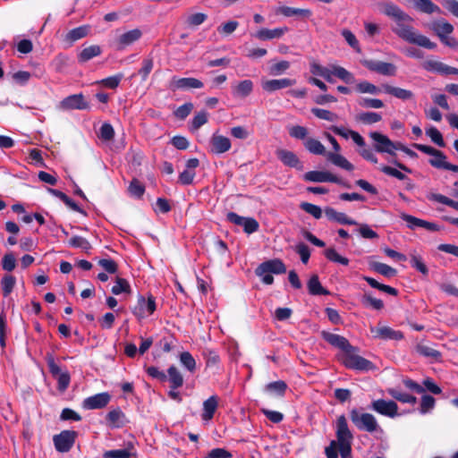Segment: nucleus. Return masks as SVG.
<instances>
[{
    "label": "nucleus",
    "mask_w": 458,
    "mask_h": 458,
    "mask_svg": "<svg viewBox=\"0 0 458 458\" xmlns=\"http://www.w3.org/2000/svg\"><path fill=\"white\" fill-rule=\"evenodd\" d=\"M335 435L337 443L340 442H352L353 436L349 429L347 420L344 415H341L336 420Z\"/></svg>",
    "instance_id": "nucleus-14"
},
{
    "label": "nucleus",
    "mask_w": 458,
    "mask_h": 458,
    "mask_svg": "<svg viewBox=\"0 0 458 458\" xmlns=\"http://www.w3.org/2000/svg\"><path fill=\"white\" fill-rule=\"evenodd\" d=\"M208 122V113L201 111L196 114L191 121V129L192 131L199 130L202 125Z\"/></svg>",
    "instance_id": "nucleus-59"
},
{
    "label": "nucleus",
    "mask_w": 458,
    "mask_h": 458,
    "mask_svg": "<svg viewBox=\"0 0 458 458\" xmlns=\"http://www.w3.org/2000/svg\"><path fill=\"white\" fill-rule=\"evenodd\" d=\"M343 362L345 365V367L357 370H369L373 367L371 361L366 360L361 356L354 355L352 353V352H346L344 354Z\"/></svg>",
    "instance_id": "nucleus-11"
},
{
    "label": "nucleus",
    "mask_w": 458,
    "mask_h": 458,
    "mask_svg": "<svg viewBox=\"0 0 458 458\" xmlns=\"http://www.w3.org/2000/svg\"><path fill=\"white\" fill-rule=\"evenodd\" d=\"M332 72L333 75L336 76L345 83L351 84L355 81L353 74L342 66L334 65L332 67Z\"/></svg>",
    "instance_id": "nucleus-39"
},
{
    "label": "nucleus",
    "mask_w": 458,
    "mask_h": 458,
    "mask_svg": "<svg viewBox=\"0 0 458 458\" xmlns=\"http://www.w3.org/2000/svg\"><path fill=\"white\" fill-rule=\"evenodd\" d=\"M426 134L431 139V140L440 148H444L445 143L444 141L441 132L435 127H430L426 130Z\"/></svg>",
    "instance_id": "nucleus-58"
},
{
    "label": "nucleus",
    "mask_w": 458,
    "mask_h": 458,
    "mask_svg": "<svg viewBox=\"0 0 458 458\" xmlns=\"http://www.w3.org/2000/svg\"><path fill=\"white\" fill-rule=\"evenodd\" d=\"M69 245L72 248H79L88 252L91 249L89 242L81 236H73L69 241Z\"/></svg>",
    "instance_id": "nucleus-50"
},
{
    "label": "nucleus",
    "mask_w": 458,
    "mask_h": 458,
    "mask_svg": "<svg viewBox=\"0 0 458 458\" xmlns=\"http://www.w3.org/2000/svg\"><path fill=\"white\" fill-rule=\"evenodd\" d=\"M156 301L152 295L148 296L147 300L143 296H140L135 314L141 318L151 315L156 310Z\"/></svg>",
    "instance_id": "nucleus-18"
},
{
    "label": "nucleus",
    "mask_w": 458,
    "mask_h": 458,
    "mask_svg": "<svg viewBox=\"0 0 458 458\" xmlns=\"http://www.w3.org/2000/svg\"><path fill=\"white\" fill-rule=\"evenodd\" d=\"M325 257L335 263H339L344 266L349 264V259L345 257L341 256L334 248H328L324 252Z\"/></svg>",
    "instance_id": "nucleus-47"
},
{
    "label": "nucleus",
    "mask_w": 458,
    "mask_h": 458,
    "mask_svg": "<svg viewBox=\"0 0 458 458\" xmlns=\"http://www.w3.org/2000/svg\"><path fill=\"white\" fill-rule=\"evenodd\" d=\"M350 417L352 423L360 430L367 431L369 433L377 431L383 432V429L378 425L377 419L370 413H360L356 409H353L350 412Z\"/></svg>",
    "instance_id": "nucleus-3"
},
{
    "label": "nucleus",
    "mask_w": 458,
    "mask_h": 458,
    "mask_svg": "<svg viewBox=\"0 0 458 458\" xmlns=\"http://www.w3.org/2000/svg\"><path fill=\"white\" fill-rule=\"evenodd\" d=\"M300 207L303 211L311 215L316 219H319L322 216V210L317 205L309 202H302Z\"/></svg>",
    "instance_id": "nucleus-61"
},
{
    "label": "nucleus",
    "mask_w": 458,
    "mask_h": 458,
    "mask_svg": "<svg viewBox=\"0 0 458 458\" xmlns=\"http://www.w3.org/2000/svg\"><path fill=\"white\" fill-rule=\"evenodd\" d=\"M166 376L172 389H177L183 385V377L175 366L169 367Z\"/></svg>",
    "instance_id": "nucleus-31"
},
{
    "label": "nucleus",
    "mask_w": 458,
    "mask_h": 458,
    "mask_svg": "<svg viewBox=\"0 0 458 458\" xmlns=\"http://www.w3.org/2000/svg\"><path fill=\"white\" fill-rule=\"evenodd\" d=\"M308 290L311 295H327L329 293L321 285L318 276L313 275L308 282Z\"/></svg>",
    "instance_id": "nucleus-36"
},
{
    "label": "nucleus",
    "mask_w": 458,
    "mask_h": 458,
    "mask_svg": "<svg viewBox=\"0 0 458 458\" xmlns=\"http://www.w3.org/2000/svg\"><path fill=\"white\" fill-rule=\"evenodd\" d=\"M207 367H217L220 363L218 353L212 349H205L202 352Z\"/></svg>",
    "instance_id": "nucleus-45"
},
{
    "label": "nucleus",
    "mask_w": 458,
    "mask_h": 458,
    "mask_svg": "<svg viewBox=\"0 0 458 458\" xmlns=\"http://www.w3.org/2000/svg\"><path fill=\"white\" fill-rule=\"evenodd\" d=\"M58 108L63 111L85 110L89 108V104L85 101L83 94L79 93L64 98L59 103Z\"/></svg>",
    "instance_id": "nucleus-8"
},
{
    "label": "nucleus",
    "mask_w": 458,
    "mask_h": 458,
    "mask_svg": "<svg viewBox=\"0 0 458 458\" xmlns=\"http://www.w3.org/2000/svg\"><path fill=\"white\" fill-rule=\"evenodd\" d=\"M123 75L122 73L115 74L111 77H107L99 81L101 85L108 89H115L120 84Z\"/></svg>",
    "instance_id": "nucleus-62"
},
{
    "label": "nucleus",
    "mask_w": 458,
    "mask_h": 458,
    "mask_svg": "<svg viewBox=\"0 0 458 458\" xmlns=\"http://www.w3.org/2000/svg\"><path fill=\"white\" fill-rule=\"evenodd\" d=\"M355 89H356L357 92L361 93V94L368 93V94L377 95L381 91V89L378 87H377L376 85H374L367 81H363L357 83Z\"/></svg>",
    "instance_id": "nucleus-44"
},
{
    "label": "nucleus",
    "mask_w": 458,
    "mask_h": 458,
    "mask_svg": "<svg viewBox=\"0 0 458 458\" xmlns=\"http://www.w3.org/2000/svg\"><path fill=\"white\" fill-rule=\"evenodd\" d=\"M369 137L374 141V148L379 153H387L394 155L395 142H393L387 136L373 131L369 133Z\"/></svg>",
    "instance_id": "nucleus-6"
},
{
    "label": "nucleus",
    "mask_w": 458,
    "mask_h": 458,
    "mask_svg": "<svg viewBox=\"0 0 458 458\" xmlns=\"http://www.w3.org/2000/svg\"><path fill=\"white\" fill-rule=\"evenodd\" d=\"M371 332L376 333V337L382 339L402 340L403 338V334L401 331L394 330L389 327L372 328Z\"/></svg>",
    "instance_id": "nucleus-24"
},
{
    "label": "nucleus",
    "mask_w": 458,
    "mask_h": 458,
    "mask_svg": "<svg viewBox=\"0 0 458 458\" xmlns=\"http://www.w3.org/2000/svg\"><path fill=\"white\" fill-rule=\"evenodd\" d=\"M410 263L412 267L417 269L421 274L425 276L428 275V269L420 256L411 255Z\"/></svg>",
    "instance_id": "nucleus-64"
},
{
    "label": "nucleus",
    "mask_w": 458,
    "mask_h": 458,
    "mask_svg": "<svg viewBox=\"0 0 458 458\" xmlns=\"http://www.w3.org/2000/svg\"><path fill=\"white\" fill-rule=\"evenodd\" d=\"M382 89L385 93L392 95L396 98L402 100H408L413 97V93L411 90L398 87H394L388 84L382 85Z\"/></svg>",
    "instance_id": "nucleus-26"
},
{
    "label": "nucleus",
    "mask_w": 458,
    "mask_h": 458,
    "mask_svg": "<svg viewBox=\"0 0 458 458\" xmlns=\"http://www.w3.org/2000/svg\"><path fill=\"white\" fill-rule=\"evenodd\" d=\"M131 286L128 281L124 278L117 277L114 285L112 287V293L115 295L123 293H129Z\"/></svg>",
    "instance_id": "nucleus-55"
},
{
    "label": "nucleus",
    "mask_w": 458,
    "mask_h": 458,
    "mask_svg": "<svg viewBox=\"0 0 458 458\" xmlns=\"http://www.w3.org/2000/svg\"><path fill=\"white\" fill-rule=\"evenodd\" d=\"M429 164L438 169H445L453 172L458 170V165L446 162V156L442 151H440V155L436 154L429 159Z\"/></svg>",
    "instance_id": "nucleus-27"
},
{
    "label": "nucleus",
    "mask_w": 458,
    "mask_h": 458,
    "mask_svg": "<svg viewBox=\"0 0 458 458\" xmlns=\"http://www.w3.org/2000/svg\"><path fill=\"white\" fill-rule=\"evenodd\" d=\"M387 393L394 399H395L398 402H401L403 403L414 404L417 402V398L415 396H413L410 394L402 392L401 390H398L396 388H389V389H387Z\"/></svg>",
    "instance_id": "nucleus-34"
},
{
    "label": "nucleus",
    "mask_w": 458,
    "mask_h": 458,
    "mask_svg": "<svg viewBox=\"0 0 458 458\" xmlns=\"http://www.w3.org/2000/svg\"><path fill=\"white\" fill-rule=\"evenodd\" d=\"M124 417V414L120 409H114L110 411L106 419L114 428H120L123 426L122 419Z\"/></svg>",
    "instance_id": "nucleus-48"
},
{
    "label": "nucleus",
    "mask_w": 458,
    "mask_h": 458,
    "mask_svg": "<svg viewBox=\"0 0 458 458\" xmlns=\"http://www.w3.org/2000/svg\"><path fill=\"white\" fill-rule=\"evenodd\" d=\"M358 103L361 107L364 108L379 109L384 106L383 101L378 98H361Z\"/></svg>",
    "instance_id": "nucleus-56"
},
{
    "label": "nucleus",
    "mask_w": 458,
    "mask_h": 458,
    "mask_svg": "<svg viewBox=\"0 0 458 458\" xmlns=\"http://www.w3.org/2000/svg\"><path fill=\"white\" fill-rule=\"evenodd\" d=\"M218 406V399L216 395L210 396L203 403V412L201 418L205 421L210 420Z\"/></svg>",
    "instance_id": "nucleus-23"
},
{
    "label": "nucleus",
    "mask_w": 458,
    "mask_h": 458,
    "mask_svg": "<svg viewBox=\"0 0 458 458\" xmlns=\"http://www.w3.org/2000/svg\"><path fill=\"white\" fill-rule=\"evenodd\" d=\"M255 272L265 284H272L274 283L272 274H284L286 272V267L281 259H274L262 262L256 268Z\"/></svg>",
    "instance_id": "nucleus-2"
},
{
    "label": "nucleus",
    "mask_w": 458,
    "mask_h": 458,
    "mask_svg": "<svg viewBox=\"0 0 458 458\" xmlns=\"http://www.w3.org/2000/svg\"><path fill=\"white\" fill-rule=\"evenodd\" d=\"M325 214L329 220L336 221L341 225H358V223L355 220L349 217L346 214L342 213V212H337L335 209H334L332 208H327L325 209Z\"/></svg>",
    "instance_id": "nucleus-22"
},
{
    "label": "nucleus",
    "mask_w": 458,
    "mask_h": 458,
    "mask_svg": "<svg viewBox=\"0 0 458 458\" xmlns=\"http://www.w3.org/2000/svg\"><path fill=\"white\" fill-rule=\"evenodd\" d=\"M180 361L190 372L195 371L196 360L189 352H183L180 354Z\"/></svg>",
    "instance_id": "nucleus-52"
},
{
    "label": "nucleus",
    "mask_w": 458,
    "mask_h": 458,
    "mask_svg": "<svg viewBox=\"0 0 458 458\" xmlns=\"http://www.w3.org/2000/svg\"><path fill=\"white\" fill-rule=\"evenodd\" d=\"M311 113L318 119L328 121V122H335L338 120V115L335 113H333L327 109H322L318 107L311 108Z\"/></svg>",
    "instance_id": "nucleus-40"
},
{
    "label": "nucleus",
    "mask_w": 458,
    "mask_h": 458,
    "mask_svg": "<svg viewBox=\"0 0 458 458\" xmlns=\"http://www.w3.org/2000/svg\"><path fill=\"white\" fill-rule=\"evenodd\" d=\"M362 279L365 280L371 287L376 288L381 292H384L393 296H396L398 294V291L395 288L386 284H380L372 277L364 276H362Z\"/></svg>",
    "instance_id": "nucleus-37"
},
{
    "label": "nucleus",
    "mask_w": 458,
    "mask_h": 458,
    "mask_svg": "<svg viewBox=\"0 0 458 458\" xmlns=\"http://www.w3.org/2000/svg\"><path fill=\"white\" fill-rule=\"evenodd\" d=\"M1 264L4 270L13 271L16 267V259L13 252L6 253L2 259Z\"/></svg>",
    "instance_id": "nucleus-63"
},
{
    "label": "nucleus",
    "mask_w": 458,
    "mask_h": 458,
    "mask_svg": "<svg viewBox=\"0 0 458 458\" xmlns=\"http://www.w3.org/2000/svg\"><path fill=\"white\" fill-rule=\"evenodd\" d=\"M365 67L369 71L376 72L386 76H394L396 73V67L391 63L382 61L366 60L363 62Z\"/></svg>",
    "instance_id": "nucleus-12"
},
{
    "label": "nucleus",
    "mask_w": 458,
    "mask_h": 458,
    "mask_svg": "<svg viewBox=\"0 0 458 458\" xmlns=\"http://www.w3.org/2000/svg\"><path fill=\"white\" fill-rule=\"evenodd\" d=\"M322 335H323V338L328 344L341 349L345 353L351 352L353 350V347L350 344L349 341L342 335L328 333V332H323Z\"/></svg>",
    "instance_id": "nucleus-16"
},
{
    "label": "nucleus",
    "mask_w": 458,
    "mask_h": 458,
    "mask_svg": "<svg viewBox=\"0 0 458 458\" xmlns=\"http://www.w3.org/2000/svg\"><path fill=\"white\" fill-rule=\"evenodd\" d=\"M296 83L295 80L283 78L263 81L262 89L267 92H274L282 89L291 87Z\"/></svg>",
    "instance_id": "nucleus-17"
},
{
    "label": "nucleus",
    "mask_w": 458,
    "mask_h": 458,
    "mask_svg": "<svg viewBox=\"0 0 458 458\" xmlns=\"http://www.w3.org/2000/svg\"><path fill=\"white\" fill-rule=\"evenodd\" d=\"M422 67L428 72H435L441 75H448L449 65L436 60H427L422 64Z\"/></svg>",
    "instance_id": "nucleus-30"
},
{
    "label": "nucleus",
    "mask_w": 458,
    "mask_h": 458,
    "mask_svg": "<svg viewBox=\"0 0 458 458\" xmlns=\"http://www.w3.org/2000/svg\"><path fill=\"white\" fill-rule=\"evenodd\" d=\"M435 398L428 394H424L421 397L420 412L421 414H426L431 411L435 407Z\"/></svg>",
    "instance_id": "nucleus-54"
},
{
    "label": "nucleus",
    "mask_w": 458,
    "mask_h": 458,
    "mask_svg": "<svg viewBox=\"0 0 458 458\" xmlns=\"http://www.w3.org/2000/svg\"><path fill=\"white\" fill-rule=\"evenodd\" d=\"M370 409L381 415L389 418H394L398 415V405L392 400H375L371 403Z\"/></svg>",
    "instance_id": "nucleus-7"
},
{
    "label": "nucleus",
    "mask_w": 458,
    "mask_h": 458,
    "mask_svg": "<svg viewBox=\"0 0 458 458\" xmlns=\"http://www.w3.org/2000/svg\"><path fill=\"white\" fill-rule=\"evenodd\" d=\"M142 35L141 30L138 28L127 30L115 38V48L119 51L125 50L127 47L139 41L142 38Z\"/></svg>",
    "instance_id": "nucleus-4"
},
{
    "label": "nucleus",
    "mask_w": 458,
    "mask_h": 458,
    "mask_svg": "<svg viewBox=\"0 0 458 458\" xmlns=\"http://www.w3.org/2000/svg\"><path fill=\"white\" fill-rule=\"evenodd\" d=\"M253 90V82L250 80L240 81L233 89V94L237 97L246 98Z\"/></svg>",
    "instance_id": "nucleus-38"
},
{
    "label": "nucleus",
    "mask_w": 458,
    "mask_h": 458,
    "mask_svg": "<svg viewBox=\"0 0 458 458\" xmlns=\"http://www.w3.org/2000/svg\"><path fill=\"white\" fill-rule=\"evenodd\" d=\"M304 147L309 152L314 155H324L326 157V154L327 153L325 146L316 139H306L304 141Z\"/></svg>",
    "instance_id": "nucleus-33"
},
{
    "label": "nucleus",
    "mask_w": 458,
    "mask_h": 458,
    "mask_svg": "<svg viewBox=\"0 0 458 458\" xmlns=\"http://www.w3.org/2000/svg\"><path fill=\"white\" fill-rule=\"evenodd\" d=\"M326 158L328 162L334 165L344 169L346 171H352L354 169L353 165L349 162L344 156L338 153L327 152Z\"/></svg>",
    "instance_id": "nucleus-21"
},
{
    "label": "nucleus",
    "mask_w": 458,
    "mask_h": 458,
    "mask_svg": "<svg viewBox=\"0 0 458 458\" xmlns=\"http://www.w3.org/2000/svg\"><path fill=\"white\" fill-rule=\"evenodd\" d=\"M432 30L437 35L438 38L449 35L454 31V26L444 21H436L432 23Z\"/></svg>",
    "instance_id": "nucleus-35"
},
{
    "label": "nucleus",
    "mask_w": 458,
    "mask_h": 458,
    "mask_svg": "<svg viewBox=\"0 0 458 458\" xmlns=\"http://www.w3.org/2000/svg\"><path fill=\"white\" fill-rule=\"evenodd\" d=\"M293 249L295 252L300 255L301 262L303 264H307L310 257L309 246L304 242H299L293 247Z\"/></svg>",
    "instance_id": "nucleus-57"
},
{
    "label": "nucleus",
    "mask_w": 458,
    "mask_h": 458,
    "mask_svg": "<svg viewBox=\"0 0 458 458\" xmlns=\"http://www.w3.org/2000/svg\"><path fill=\"white\" fill-rule=\"evenodd\" d=\"M231 146V140L227 137L214 133L210 139V151L214 154H223L228 151Z\"/></svg>",
    "instance_id": "nucleus-15"
},
{
    "label": "nucleus",
    "mask_w": 458,
    "mask_h": 458,
    "mask_svg": "<svg viewBox=\"0 0 458 458\" xmlns=\"http://www.w3.org/2000/svg\"><path fill=\"white\" fill-rule=\"evenodd\" d=\"M104 458H130L131 452L129 448L114 449L105 452Z\"/></svg>",
    "instance_id": "nucleus-60"
},
{
    "label": "nucleus",
    "mask_w": 458,
    "mask_h": 458,
    "mask_svg": "<svg viewBox=\"0 0 458 458\" xmlns=\"http://www.w3.org/2000/svg\"><path fill=\"white\" fill-rule=\"evenodd\" d=\"M356 119L365 124H373L381 121L382 116L378 113L365 112L360 114Z\"/></svg>",
    "instance_id": "nucleus-49"
},
{
    "label": "nucleus",
    "mask_w": 458,
    "mask_h": 458,
    "mask_svg": "<svg viewBox=\"0 0 458 458\" xmlns=\"http://www.w3.org/2000/svg\"><path fill=\"white\" fill-rule=\"evenodd\" d=\"M413 4L416 10L427 14L441 13L440 7L435 4L431 0H413Z\"/></svg>",
    "instance_id": "nucleus-28"
},
{
    "label": "nucleus",
    "mask_w": 458,
    "mask_h": 458,
    "mask_svg": "<svg viewBox=\"0 0 458 458\" xmlns=\"http://www.w3.org/2000/svg\"><path fill=\"white\" fill-rule=\"evenodd\" d=\"M342 36L347 42V44L353 48L357 53H360V47L355 35L349 30L344 29L341 32Z\"/></svg>",
    "instance_id": "nucleus-53"
},
{
    "label": "nucleus",
    "mask_w": 458,
    "mask_h": 458,
    "mask_svg": "<svg viewBox=\"0 0 458 458\" xmlns=\"http://www.w3.org/2000/svg\"><path fill=\"white\" fill-rule=\"evenodd\" d=\"M204 84L196 78H178L174 76L169 83V89L173 91L177 89L188 90L191 89H201Z\"/></svg>",
    "instance_id": "nucleus-10"
},
{
    "label": "nucleus",
    "mask_w": 458,
    "mask_h": 458,
    "mask_svg": "<svg viewBox=\"0 0 458 458\" xmlns=\"http://www.w3.org/2000/svg\"><path fill=\"white\" fill-rule=\"evenodd\" d=\"M380 12L394 21L392 31L405 42L427 49H435L437 44L420 34L413 26V18L392 2L379 4Z\"/></svg>",
    "instance_id": "nucleus-1"
},
{
    "label": "nucleus",
    "mask_w": 458,
    "mask_h": 458,
    "mask_svg": "<svg viewBox=\"0 0 458 458\" xmlns=\"http://www.w3.org/2000/svg\"><path fill=\"white\" fill-rule=\"evenodd\" d=\"M110 399L108 393H99L84 399L82 406L87 410L102 409L108 404Z\"/></svg>",
    "instance_id": "nucleus-13"
},
{
    "label": "nucleus",
    "mask_w": 458,
    "mask_h": 458,
    "mask_svg": "<svg viewBox=\"0 0 458 458\" xmlns=\"http://www.w3.org/2000/svg\"><path fill=\"white\" fill-rule=\"evenodd\" d=\"M89 28L86 26H80L71 30L66 34V39L70 42L77 41L88 35Z\"/></svg>",
    "instance_id": "nucleus-46"
},
{
    "label": "nucleus",
    "mask_w": 458,
    "mask_h": 458,
    "mask_svg": "<svg viewBox=\"0 0 458 458\" xmlns=\"http://www.w3.org/2000/svg\"><path fill=\"white\" fill-rule=\"evenodd\" d=\"M361 303L365 307H369L375 310H380L384 308V302L379 299L372 297L369 293L363 294Z\"/></svg>",
    "instance_id": "nucleus-41"
},
{
    "label": "nucleus",
    "mask_w": 458,
    "mask_h": 458,
    "mask_svg": "<svg viewBox=\"0 0 458 458\" xmlns=\"http://www.w3.org/2000/svg\"><path fill=\"white\" fill-rule=\"evenodd\" d=\"M102 53L101 47L98 45H92L83 48L78 55L79 63H86L94 57L100 55Z\"/></svg>",
    "instance_id": "nucleus-29"
},
{
    "label": "nucleus",
    "mask_w": 458,
    "mask_h": 458,
    "mask_svg": "<svg viewBox=\"0 0 458 458\" xmlns=\"http://www.w3.org/2000/svg\"><path fill=\"white\" fill-rule=\"evenodd\" d=\"M287 388V385L283 380L271 382L266 386V390L277 395H284Z\"/></svg>",
    "instance_id": "nucleus-51"
},
{
    "label": "nucleus",
    "mask_w": 458,
    "mask_h": 458,
    "mask_svg": "<svg viewBox=\"0 0 458 458\" xmlns=\"http://www.w3.org/2000/svg\"><path fill=\"white\" fill-rule=\"evenodd\" d=\"M289 29L287 27L276 28L273 30L262 28L259 30L254 37L259 40H270L282 38Z\"/></svg>",
    "instance_id": "nucleus-19"
},
{
    "label": "nucleus",
    "mask_w": 458,
    "mask_h": 458,
    "mask_svg": "<svg viewBox=\"0 0 458 458\" xmlns=\"http://www.w3.org/2000/svg\"><path fill=\"white\" fill-rule=\"evenodd\" d=\"M16 279L12 275H5L1 279V288L4 297H7L13 290Z\"/></svg>",
    "instance_id": "nucleus-43"
},
{
    "label": "nucleus",
    "mask_w": 458,
    "mask_h": 458,
    "mask_svg": "<svg viewBox=\"0 0 458 458\" xmlns=\"http://www.w3.org/2000/svg\"><path fill=\"white\" fill-rule=\"evenodd\" d=\"M310 71L313 75L323 77L327 81L333 82L332 70H329L328 68L320 65L317 62L314 61L310 63Z\"/></svg>",
    "instance_id": "nucleus-32"
},
{
    "label": "nucleus",
    "mask_w": 458,
    "mask_h": 458,
    "mask_svg": "<svg viewBox=\"0 0 458 458\" xmlns=\"http://www.w3.org/2000/svg\"><path fill=\"white\" fill-rule=\"evenodd\" d=\"M276 13H280L285 17L301 16L303 18H310L312 12L310 9H301L283 5L277 8Z\"/></svg>",
    "instance_id": "nucleus-25"
},
{
    "label": "nucleus",
    "mask_w": 458,
    "mask_h": 458,
    "mask_svg": "<svg viewBox=\"0 0 458 458\" xmlns=\"http://www.w3.org/2000/svg\"><path fill=\"white\" fill-rule=\"evenodd\" d=\"M76 437V432L64 430L60 434L54 436L53 441L55 449L61 453H67L72 447Z\"/></svg>",
    "instance_id": "nucleus-9"
},
{
    "label": "nucleus",
    "mask_w": 458,
    "mask_h": 458,
    "mask_svg": "<svg viewBox=\"0 0 458 458\" xmlns=\"http://www.w3.org/2000/svg\"><path fill=\"white\" fill-rule=\"evenodd\" d=\"M276 157L284 165L287 166L302 169V165L298 157L293 151L278 149L276 150Z\"/></svg>",
    "instance_id": "nucleus-20"
},
{
    "label": "nucleus",
    "mask_w": 458,
    "mask_h": 458,
    "mask_svg": "<svg viewBox=\"0 0 458 458\" xmlns=\"http://www.w3.org/2000/svg\"><path fill=\"white\" fill-rule=\"evenodd\" d=\"M303 178L307 182H334L337 184H341L347 188H350V185L346 184L342 179L337 177L336 175L326 172V171H310L304 174Z\"/></svg>",
    "instance_id": "nucleus-5"
},
{
    "label": "nucleus",
    "mask_w": 458,
    "mask_h": 458,
    "mask_svg": "<svg viewBox=\"0 0 458 458\" xmlns=\"http://www.w3.org/2000/svg\"><path fill=\"white\" fill-rule=\"evenodd\" d=\"M370 267L374 271L386 277H392L396 275V270L385 263L374 262Z\"/></svg>",
    "instance_id": "nucleus-42"
}]
</instances>
